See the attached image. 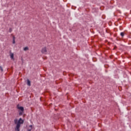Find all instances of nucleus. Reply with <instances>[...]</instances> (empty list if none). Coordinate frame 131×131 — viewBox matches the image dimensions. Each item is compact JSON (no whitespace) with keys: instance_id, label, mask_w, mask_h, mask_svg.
Segmentation results:
<instances>
[{"instance_id":"f257e3e1","label":"nucleus","mask_w":131,"mask_h":131,"mask_svg":"<svg viewBox=\"0 0 131 131\" xmlns=\"http://www.w3.org/2000/svg\"><path fill=\"white\" fill-rule=\"evenodd\" d=\"M14 124L16 126L14 128L15 131H20V127H21V124L24 123V120L22 118H20L19 120L18 119H15L14 120Z\"/></svg>"},{"instance_id":"f03ea898","label":"nucleus","mask_w":131,"mask_h":131,"mask_svg":"<svg viewBox=\"0 0 131 131\" xmlns=\"http://www.w3.org/2000/svg\"><path fill=\"white\" fill-rule=\"evenodd\" d=\"M17 109H18V112H19V115L21 116V115H23V113H24V107L23 106H19V104L17 106Z\"/></svg>"},{"instance_id":"7ed1b4c3","label":"nucleus","mask_w":131,"mask_h":131,"mask_svg":"<svg viewBox=\"0 0 131 131\" xmlns=\"http://www.w3.org/2000/svg\"><path fill=\"white\" fill-rule=\"evenodd\" d=\"M41 52L42 53V54L47 55L48 54V50H47V47L43 48L41 50Z\"/></svg>"},{"instance_id":"20e7f679","label":"nucleus","mask_w":131,"mask_h":131,"mask_svg":"<svg viewBox=\"0 0 131 131\" xmlns=\"http://www.w3.org/2000/svg\"><path fill=\"white\" fill-rule=\"evenodd\" d=\"M27 84L29 85V86H30V85H31V83L29 79L27 80Z\"/></svg>"},{"instance_id":"39448f33","label":"nucleus","mask_w":131,"mask_h":131,"mask_svg":"<svg viewBox=\"0 0 131 131\" xmlns=\"http://www.w3.org/2000/svg\"><path fill=\"white\" fill-rule=\"evenodd\" d=\"M10 58L12 59H14V54L13 53H10Z\"/></svg>"},{"instance_id":"423d86ee","label":"nucleus","mask_w":131,"mask_h":131,"mask_svg":"<svg viewBox=\"0 0 131 131\" xmlns=\"http://www.w3.org/2000/svg\"><path fill=\"white\" fill-rule=\"evenodd\" d=\"M29 50V48H28V47H26L24 48V51H28Z\"/></svg>"},{"instance_id":"0eeeda50","label":"nucleus","mask_w":131,"mask_h":131,"mask_svg":"<svg viewBox=\"0 0 131 131\" xmlns=\"http://www.w3.org/2000/svg\"><path fill=\"white\" fill-rule=\"evenodd\" d=\"M120 35L122 37H123V36H124V32H121L120 33Z\"/></svg>"},{"instance_id":"6e6552de","label":"nucleus","mask_w":131,"mask_h":131,"mask_svg":"<svg viewBox=\"0 0 131 131\" xmlns=\"http://www.w3.org/2000/svg\"><path fill=\"white\" fill-rule=\"evenodd\" d=\"M15 36H13V43H15Z\"/></svg>"},{"instance_id":"1a4fd4ad","label":"nucleus","mask_w":131,"mask_h":131,"mask_svg":"<svg viewBox=\"0 0 131 131\" xmlns=\"http://www.w3.org/2000/svg\"><path fill=\"white\" fill-rule=\"evenodd\" d=\"M28 129H30V130L32 129V125L29 126Z\"/></svg>"},{"instance_id":"9d476101","label":"nucleus","mask_w":131,"mask_h":131,"mask_svg":"<svg viewBox=\"0 0 131 131\" xmlns=\"http://www.w3.org/2000/svg\"><path fill=\"white\" fill-rule=\"evenodd\" d=\"M12 31H13V30L12 29V28H10L9 29V32L11 33V32H12Z\"/></svg>"},{"instance_id":"9b49d317","label":"nucleus","mask_w":131,"mask_h":131,"mask_svg":"<svg viewBox=\"0 0 131 131\" xmlns=\"http://www.w3.org/2000/svg\"><path fill=\"white\" fill-rule=\"evenodd\" d=\"M0 69H1V71H4V70L3 69V68L1 67V66H0Z\"/></svg>"},{"instance_id":"f8f14e48","label":"nucleus","mask_w":131,"mask_h":131,"mask_svg":"<svg viewBox=\"0 0 131 131\" xmlns=\"http://www.w3.org/2000/svg\"><path fill=\"white\" fill-rule=\"evenodd\" d=\"M28 131H31L30 129H28Z\"/></svg>"}]
</instances>
